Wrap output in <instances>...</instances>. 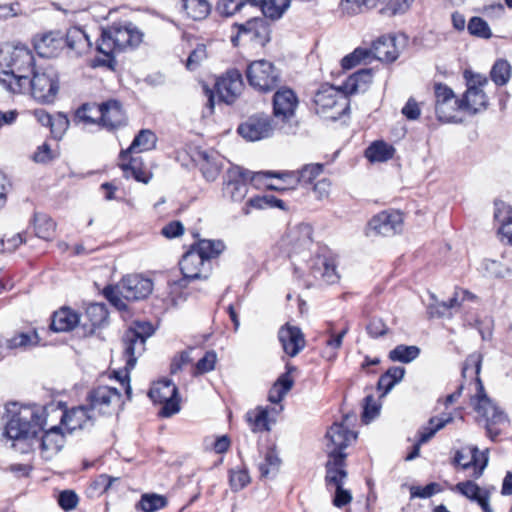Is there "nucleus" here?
Here are the masks:
<instances>
[{
  "instance_id": "obj_1",
  "label": "nucleus",
  "mask_w": 512,
  "mask_h": 512,
  "mask_svg": "<svg viewBox=\"0 0 512 512\" xmlns=\"http://www.w3.org/2000/svg\"><path fill=\"white\" fill-rule=\"evenodd\" d=\"M11 418L5 426V435L11 440L27 441L29 445L39 444L42 452L49 456L58 453L64 445V435L61 428L53 426L43 433L40 439L37 435L43 431L46 424L44 410L39 407H21L13 411L7 407Z\"/></svg>"
},
{
  "instance_id": "obj_2",
  "label": "nucleus",
  "mask_w": 512,
  "mask_h": 512,
  "mask_svg": "<svg viewBox=\"0 0 512 512\" xmlns=\"http://www.w3.org/2000/svg\"><path fill=\"white\" fill-rule=\"evenodd\" d=\"M481 362L482 356L480 354H470L464 362L462 375L466 377L469 369L473 370L476 376V392L470 398V404L480 417V421L484 422L487 436L492 441H497L498 436L502 432L501 426H504L508 422V419L505 413L497 407L485 391L484 385L479 377Z\"/></svg>"
},
{
  "instance_id": "obj_3",
  "label": "nucleus",
  "mask_w": 512,
  "mask_h": 512,
  "mask_svg": "<svg viewBox=\"0 0 512 512\" xmlns=\"http://www.w3.org/2000/svg\"><path fill=\"white\" fill-rule=\"evenodd\" d=\"M154 328L150 322H134L123 334V355L126 360L124 371H115V378L125 388L127 398H131L132 388L130 386L129 372L135 367L137 359L145 351L146 340L152 336Z\"/></svg>"
},
{
  "instance_id": "obj_4",
  "label": "nucleus",
  "mask_w": 512,
  "mask_h": 512,
  "mask_svg": "<svg viewBox=\"0 0 512 512\" xmlns=\"http://www.w3.org/2000/svg\"><path fill=\"white\" fill-rule=\"evenodd\" d=\"M34 56L31 50L25 46H14L7 55L2 58L9 68L0 72V83L12 93H23L28 87V78L33 74Z\"/></svg>"
},
{
  "instance_id": "obj_5",
  "label": "nucleus",
  "mask_w": 512,
  "mask_h": 512,
  "mask_svg": "<svg viewBox=\"0 0 512 512\" xmlns=\"http://www.w3.org/2000/svg\"><path fill=\"white\" fill-rule=\"evenodd\" d=\"M143 39V33L132 22L114 23L103 29L97 42V50L109 58L115 54L137 47Z\"/></svg>"
},
{
  "instance_id": "obj_6",
  "label": "nucleus",
  "mask_w": 512,
  "mask_h": 512,
  "mask_svg": "<svg viewBox=\"0 0 512 512\" xmlns=\"http://www.w3.org/2000/svg\"><path fill=\"white\" fill-rule=\"evenodd\" d=\"M153 283L150 279L138 274L127 275L122 278L116 287L104 289V295L119 310H126L127 301H138L145 299L152 292Z\"/></svg>"
},
{
  "instance_id": "obj_7",
  "label": "nucleus",
  "mask_w": 512,
  "mask_h": 512,
  "mask_svg": "<svg viewBox=\"0 0 512 512\" xmlns=\"http://www.w3.org/2000/svg\"><path fill=\"white\" fill-rule=\"evenodd\" d=\"M313 102L315 111L325 119L336 121L348 114L350 101L347 94L331 85H322L315 93Z\"/></svg>"
},
{
  "instance_id": "obj_8",
  "label": "nucleus",
  "mask_w": 512,
  "mask_h": 512,
  "mask_svg": "<svg viewBox=\"0 0 512 512\" xmlns=\"http://www.w3.org/2000/svg\"><path fill=\"white\" fill-rule=\"evenodd\" d=\"M248 83L260 92H270L280 83V71L268 60L251 62L246 69Z\"/></svg>"
},
{
  "instance_id": "obj_9",
  "label": "nucleus",
  "mask_w": 512,
  "mask_h": 512,
  "mask_svg": "<svg viewBox=\"0 0 512 512\" xmlns=\"http://www.w3.org/2000/svg\"><path fill=\"white\" fill-rule=\"evenodd\" d=\"M32 97L40 103H52L59 91L57 72L49 67L43 71H35L32 78H28V87Z\"/></svg>"
},
{
  "instance_id": "obj_10",
  "label": "nucleus",
  "mask_w": 512,
  "mask_h": 512,
  "mask_svg": "<svg viewBox=\"0 0 512 512\" xmlns=\"http://www.w3.org/2000/svg\"><path fill=\"white\" fill-rule=\"evenodd\" d=\"M122 396L118 389L109 386H98L87 395V405L96 415H112L122 405Z\"/></svg>"
},
{
  "instance_id": "obj_11",
  "label": "nucleus",
  "mask_w": 512,
  "mask_h": 512,
  "mask_svg": "<svg viewBox=\"0 0 512 512\" xmlns=\"http://www.w3.org/2000/svg\"><path fill=\"white\" fill-rule=\"evenodd\" d=\"M256 173H252L240 166L229 168L224 176L222 195L232 202H241L247 192V180L253 181L257 178Z\"/></svg>"
},
{
  "instance_id": "obj_12",
  "label": "nucleus",
  "mask_w": 512,
  "mask_h": 512,
  "mask_svg": "<svg viewBox=\"0 0 512 512\" xmlns=\"http://www.w3.org/2000/svg\"><path fill=\"white\" fill-rule=\"evenodd\" d=\"M149 397L153 402L162 404L159 411L161 417H171L180 410L178 389L170 380L156 382L149 391Z\"/></svg>"
},
{
  "instance_id": "obj_13",
  "label": "nucleus",
  "mask_w": 512,
  "mask_h": 512,
  "mask_svg": "<svg viewBox=\"0 0 512 512\" xmlns=\"http://www.w3.org/2000/svg\"><path fill=\"white\" fill-rule=\"evenodd\" d=\"M435 113L439 121L454 122L457 112L463 110L461 99L456 98L453 90L446 84L437 83L434 86Z\"/></svg>"
},
{
  "instance_id": "obj_14",
  "label": "nucleus",
  "mask_w": 512,
  "mask_h": 512,
  "mask_svg": "<svg viewBox=\"0 0 512 512\" xmlns=\"http://www.w3.org/2000/svg\"><path fill=\"white\" fill-rule=\"evenodd\" d=\"M356 439V434L350 431L342 422L333 423L325 435V447L328 457L343 456V452L352 440Z\"/></svg>"
},
{
  "instance_id": "obj_15",
  "label": "nucleus",
  "mask_w": 512,
  "mask_h": 512,
  "mask_svg": "<svg viewBox=\"0 0 512 512\" xmlns=\"http://www.w3.org/2000/svg\"><path fill=\"white\" fill-rule=\"evenodd\" d=\"M237 34L231 37L234 46H238L243 37L248 41L264 45L269 40V28L266 22L259 17L249 19L243 24H235Z\"/></svg>"
},
{
  "instance_id": "obj_16",
  "label": "nucleus",
  "mask_w": 512,
  "mask_h": 512,
  "mask_svg": "<svg viewBox=\"0 0 512 512\" xmlns=\"http://www.w3.org/2000/svg\"><path fill=\"white\" fill-rule=\"evenodd\" d=\"M179 265L184 278L190 280L206 279L211 271V263L205 262L193 246L183 255Z\"/></svg>"
},
{
  "instance_id": "obj_17",
  "label": "nucleus",
  "mask_w": 512,
  "mask_h": 512,
  "mask_svg": "<svg viewBox=\"0 0 512 512\" xmlns=\"http://www.w3.org/2000/svg\"><path fill=\"white\" fill-rule=\"evenodd\" d=\"M274 127L269 116H252L238 127V133L248 141H259L270 137Z\"/></svg>"
},
{
  "instance_id": "obj_18",
  "label": "nucleus",
  "mask_w": 512,
  "mask_h": 512,
  "mask_svg": "<svg viewBox=\"0 0 512 512\" xmlns=\"http://www.w3.org/2000/svg\"><path fill=\"white\" fill-rule=\"evenodd\" d=\"M298 104L296 93L290 88L283 87L273 96V114L278 119L289 121L294 117Z\"/></svg>"
},
{
  "instance_id": "obj_19",
  "label": "nucleus",
  "mask_w": 512,
  "mask_h": 512,
  "mask_svg": "<svg viewBox=\"0 0 512 512\" xmlns=\"http://www.w3.org/2000/svg\"><path fill=\"white\" fill-rule=\"evenodd\" d=\"M403 216L398 211H383L369 221V227L376 234L393 236L402 230Z\"/></svg>"
},
{
  "instance_id": "obj_20",
  "label": "nucleus",
  "mask_w": 512,
  "mask_h": 512,
  "mask_svg": "<svg viewBox=\"0 0 512 512\" xmlns=\"http://www.w3.org/2000/svg\"><path fill=\"white\" fill-rule=\"evenodd\" d=\"M100 125L108 130H115L127 123L126 112L120 101L110 99L101 103Z\"/></svg>"
},
{
  "instance_id": "obj_21",
  "label": "nucleus",
  "mask_w": 512,
  "mask_h": 512,
  "mask_svg": "<svg viewBox=\"0 0 512 512\" xmlns=\"http://www.w3.org/2000/svg\"><path fill=\"white\" fill-rule=\"evenodd\" d=\"M94 419L95 415L90 411L88 405L78 406L63 413L61 424L71 433L77 429L93 426Z\"/></svg>"
},
{
  "instance_id": "obj_22",
  "label": "nucleus",
  "mask_w": 512,
  "mask_h": 512,
  "mask_svg": "<svg viewBox=\"0 0 512 512\" xmlns=\"http://www.w3.org/2000/svg\"><path fill=\"white\" fill-rule=\"evenodd\" d=\"M278 339L283 351L290 357L298 355L305 347V339L300 328L286 324L278 331Z\"/></svg>"
},
{
  "instance_id": "obj_23",
  "label": "nucleus",
  "mask_w": 512,
  "mask_h": 512,
  "mask_svg": "<svg viewBox=\"0 0 512 512\" xmlns=\"http://www.w3.org/2000/svg\"><path fill=\"white\" fill-rule=\"evenodd\" d=\"M285 242L290 247L292 254L303 252L312 244V227L305 223L290 227L286 233Z\"/></svg>"
},
{
  "instance_id": "obj_24",
  "label": "nucleus",
  "mask_w": 512,
  "mask_h": 512,
  "mask_svg": "<svg viewBox=\"0 0 512 512\" xmlns=\"http://www.w3.org/2000/svg\"><path fill=\"white\" fill-rule=\"evenodd\" d=\"M243 86L241 74L238 71H230L225 77L216 82V90L222 101L227 104L234 102L240 94Z\"/></svg>"
},
{
  "instance_id": "obj_25",
  "label": "nucleus",
  "mask_w": 512,
  "mask_h": 512,
  "mask_svg": "<svg viewBox=\"0 0 512 512\" xmlns=\"http://www.w3.org/2000/svg\"><path fill=\"white\" fill-rule=\"evenodd\" d=\"M394 36H381L373 42L370 55L382 62L391 63L399 57V51L395 44Z\"/></svg>"
},
{
  "instance_id": "obj_26",
  "label": "nucleus",
  "mask_w": 512,
  "mask_h": 512,
  "mask_svg": "<svg viewBox=\"0 0 512 512\" xmlns=\"http://www.w3.org/2000/svg\"><path fill=\"white\" fill-rule=\"evenodd\" d=\"M199 167L203 177L210 182L215 181L222 168L223 158L215 151H201L198 153Z\"/></svg>"
},
{
  "instance_id": "obj_27",
  "label": "nucleus",
  "mask_w": 512,
  "mask_h": 512,
  "mask_svg": "<svg viewBox=\"0 0 512 512\" xmlns=\"http://www.w3.org/2000/svg\"><path fill=\"white\" fill-rule=\"evenodd\" d=\"M80 315L69 307L55 311L51 318L50 328L54 332H69L80 323Z\"/></svg>"
},
{
  "instance_id": "obj_28",
  "label": "nucleus",
  "mask_w": 512,
  "mask_h": 512,
  "mask_svg": "<svg viewBox=\"0 0 512 512\" xmlns=\"http://www.w3.org/2000/svg\"><path fill=\"white\" fill-rule=\"evenodd\" d=\"M373 78L372 69H361L350 75L342 84L343 91L348 95L364 93L369 88Z\"/></svg>"
},
{
  "instance_id": "obj_29",
  "label": "nucleus",
  "mask_w": 512,
  "mask_h": 512,
  "mask_svg": "<svg viewBox=\"0 0 512 512\" xmlns=\"http://www.w3.org/2000/svg\"><path fill=\"white\" fill-rule=\"evenodd\" d=\"M286 369V372L279 376L269 391L268 400L271 403H280L294 385V379L291 373L296 371L297 368L292 365H287Z\"/></svg>"
},
{
  "instance_id": "obj_30",
  "label": "nucleus",
  "mask_w": 512,
  "mask_h": 512,
  "mask_svg": "<svg viewBox=\"0 0 512 512\" xmlns=\"http://www.w3.org/2000/svg\"><path fill=\"white\" fill-rule=\"evenodd\" d=\"M157 137L149 129H143L133 139L131 145L120 152V158L125 159L131 153H141L155 148Z\"/></svg>"
},
{
  "instance_id": "obj_31",
  "label": "nucleus",
  "mask_w": 512,
  "mask_h": 512,
  "mask_svg": "<svg viewBox=\"0 0 512 512\" xmlns=\"http://www.w3.org/2000/svg\"><path fill=\"white\" fill-rule=\"evenodd\" d=\"M475 296L467 290L457 289L454 295L448 301H443L429 306L431 316L444 317L450 315V309L459 307L461 302L468 299L472 300Z\"/></svg>"
},
{
  "instance_id": "obj_32",
  "label": "nucleus",
  "mask_w": 512,
  "mask_h": 512,
  "mask_svg": "<svg viewBox=\"0 0 512 512\" xmlns=\"http://www.w3.org/2000/svg\"><path fill=\"white\" fill-rule=\"evenodd\" d=\"M471 454V460L464 463L463 460L465 459V456L462 451L458 450L455 453L453 462L456 465H460L463 470H467L473 467V477L479 478L483 474V471L488 464V456L485 454L479 455V450L477 447L471 448Z\"/></svg>"
},
{
  "instance_id": "obj_33",
  "label": "nucleus",
  "mask_w": 512,
  "mask_h": 512,
  "mask_svg": "<svg viewBox=\"0 0 512 512\" xmlns=\"http://www.w3.org/2000/svg\"><path fill=\"white\" fill-rule=\"evenodd\" d=\"M455 489L468 499L476 501L481 506L483 512H493L487 493L483 492L473 481L460 482L455 486Z\"/></svg>"
},
{
  "instance_id": "obj_34",
  "label": "nucleus",
  "mask_w": 512,
  "mask_h": 512,
  "mask_svg": "<svg viewBox=\"0 0 512 512\" xmlns=\"http://www.w3.org/2000/svg\"><path fill=\"white\" fill-rule=\"evenodd\" d=\"M313 274L315 277L319 274L328 284H335L340 278L336 270L335 260L326 256H317L315 258Z\"/></svg>"
},
{
  "instance_id": "obj_35",
  "label": "nucleus",
  "mask_w": 512,
  "mask_h": 512,
  "mask_svg": "<svg viewBox=\"0 0 512 512\" xmlns=\"http://www.w3.org/2000/svg\"><path fill=\"white\" fill-rule=\"evenodd\" d=\"M256 176L273 177L282 181L281 185H268L271 190L284 191L295 189L301 182L299 171H283V172H257Z\"/></svg>"
},
{
  "instance_id": "obj_36",
  "label": "nucleus",
  "mask_w": 512,
  "mask_h": 512,
  "mask_svg": "<svg viewBox=\"0 0 512 512\" xmlns=\"http://www.w3.org/2000/svg\"><path fill=\"white\" fill-rule=\"evenodd\" d=\"M345 457H329L326 463V476L325 480L327 485H343L344 479L347 477V472L344 469Z\"/></svg>"
},
{
  "instance_id": "obj_37",
  "label": "nucleus",
  "mask_w": 512,
  "mask_h": 512,
  "mask_svg": "<svg viewBox=\"0 0 512 512\" xmlns=\"http://www.w3.org/2000/svg\"><path fill=\"white\" fill-rule=\"evenodd\" d=\"M461 104L463 105V111L476 114L487 108L488 98L483 90H466L461 98Z\"/></svg>"
},
{
  "instance_id": "obj_38",
  "label": "nucleus",
  "mask_w": 512,
  "mask_h": 512,
  "mask_svg": "<svg viewBox=\"0 0 512 512\" xmlns=\"http://www.w3.org/2000/svg\"><path fill=\"white\" fill-rule=\"evenodd\" d=\"M205 262L217 258L226 248L222 240L201 239L192 245Z\"/></svg>"
},
{
  "instance_id": "obj_39",
  "label": "nucleus",
  "mask_w": 512,
  "mask_h": 512,
  "mask_svg": "<svg viewBox=\"0 0 512 512\" xmlns=\"http://www.w3.org/2000/svg\"><path fill=\"white\" fill-rule=\"evenodd\" d=\"M66 44L69 49L77 54H82L91 47L89 36L79 27H71L66 33Z\"/></svg>"
},
{
  "instance_id": "obj_40",
  "label": "nucleus",
  "mask_w": 512,
  "mask_h": 512,
  "mask_svg": "<svg viewBox=\"0 0 512 512\" xmlns=\"http://www.w3.org/2000/svg\"><path fill=\"white\" fill-rule=\"evenodd\" d=\"M186 15L195 20L205 19L211 12V5L207 0H177Z\"/></svg>"
},
{
  "instance_id": "obj_41",
  "label": "nucleus",
  "mask_w": 512,
  "mask_h": 512,
  "mask_svg": "<svg viewBox=\"0 0 512 512\" xmlns=\"http://www.w3.org/2000/svg\"><path fill=\"white\" fill-rule=\"evenodd\" d=\"M62 45V38L57 33H47L35 42V49L42 57H52Z\"/></svg>"
},
{
  "instance_id": "obj_42",
  "label": "nucleus",
  "mask_w": 512,
  "mask_h": 512,
  "mask_svg": "<svg viewBox=\"0 0 512 512\" xmlns=\"http://www.w3.org/2000/svg\"><path fill=\"white\" fill-rule=\"evenodd\" d=\"M394 148L383 142L372 143L365 151V156L370 162H384L393 157Z\"/></svg>"
},
{
  "instance_id": "obj_43",
  "label": "nucleus",
  "mask_w": 512,
  "mask_h": 512,
  "mask_svg": "<svg viewBox=\"0 0 512 512\" xmlns=\"http://www.w3.org/2000/svg\"><path fill=\"white\" fill-rule=\"evenodd\" d=\"M245 419L254 433L270 430L267 409L257 407L249 410L245 414Z\"/></svg>"
},
{
  "instance_id": "obj_44",
  "label": "nucleus",
  "mask_w": 512,
  "mask_h": 512,
  "mask_svg": "<svg viewBox=\"0 0 512 512\" xmlns=\"http://www.w3.org/2000/svg\"><path fill=\"white\" fill-rule=\"evenodd\" d=\"M84 317L90 323V331L93 332L107 321L108 311L104 304L93 303L86 308Z\"/></svg>"
},
{
  "instance_id": "obj_45",
  "label": "nucleus",
  "mask_w": 512,
  "mask_h": 512,
  "mask_svg": "<svg viewBox=\"0 0 512 512\" xmlns=\"http://www.w3.org/2000/svg\"><path fill=\"white\" fill-rule=\"evenodd\" d=\"M101 111V103H86L76 111L75 118L85 124L100 125Z\"/></svg>"
},
{
  "instance_id": "obj_46",
  "label": "nucleus",
  "mask_w": 512,
  "mask_h": 512,
  "mask_svg": "<svg viewBox=\"0 0 512 512\" xmlns=\"http://www.w3.org/2000/svg\"><path fill=\"white\" fill-rule=\"evenodd\" d=\"M453 418L450 415H443L441 417H433L429 420V427H424L419 431V444H424L428 442L437 431L445 427L448 423H450Z\"/></svg>"
},
{
  "instance_id": "obj_47",
  "label": "nucleus",
  "mask_w": 512,
  "mask_h": 512,
  "mask_svg": "<svg viewBox=\"0 0 512 512\" xmlns=\"http://www.w3.org/2000/svg\"><path fill=\"white\" fill-rule=\"evenodd\" d=\"M495 219L500 223L499 234L501 240H506L508 244L512 245V216L502 217V210L508 212L509 207L501 203V207L496 204Z\"/></svg>"
},
{
  "instance_id": "obj_48",
  "label": "nucleus",
  "mask_w": 512,
  "mask_h": 512,
  "mask_svg": "<svg viewBox=\"0 0 512 512\" xmlns=\"http://www.w3.org/2000/svg\"><path fill=\"white\" fill-rule=\"evenodd\" d=\"M420 354L417 346L398 345L389 352V359L394 362L410 363Z\"/></svg>"
},
{
  "instance_id": "obj_49",
  "label": "nucleus",
  "mask_w": 512,
  "mask_h": 512,
  "mask_svg": "<svg viewBox=\"0 0 512 512\" xmlns=\"http://www.w3.org/2000/svg\"><path fill=\"white\" fill-rule=\"evenodd\" d=\"M34 228L37 237L48 240L51 239L55 232V223L53 220L44 214H35Z\"/></svg>"
},
{
  "instance_id": "obj_50",
  "label": "nucleus",
  "mask_w": 512,
  "mask_h": 512,
  "mask_svg": "<svg viewBox=\"0 0 512 512\" xmlns=\"http://www.w3.org/2000/svg\"><path fill=\"white\" fill-rule=\"evenodd\" d=\"M280 459L273 449L267 450L263 461L258 464L261 477L275 475L280 466Z\"/></svg>"
},
{
  "instance_id": "obj_51",
  "label": "nucleus",
  "mask_w": 512,
  "mask_h": 512,
  "mask_svg": "<svg viewBox=\"0 0 512 512\" xmlns=\"http://www.w3.org/2000/svg\"><path fill=\"white\" fill-rule=\"evenodd\" d=\"M510 76L511 66L508 61L503 59L497 60L490 72L492 81L498 86H503L509 81Z\"/></svg>"
},
{
  "instance_id": "obj_52",
  "label": "nucleus",
  "mask_w": 512,
  "mask_h": 512,
  "mask_svg": "<svg viewBox=\"0 0 512 512\" xmlns=\"http://www.w3.org/2000/svg\"><path fill=\"white\" fill-rule=\"evenodd\" d=\"M289 5L290 0H266V2L262 4L261 11L266 17L278 19Z\"/></svg>"
},
{
  "instance_id": "obj_53",
  "label": "nucleus",
  "mask_w": 512,
  "mask_h": 512,
  "mask_svg": "<svg viewBox=\"0 0 512 512\" xmlns=\"http://www.w3.org/2000/svg\"><path fill=\"white\" fill-rule=\"evenodd\" d=\"M467 29L471 35L478 38L490 39L492 37L488 23L481 17H472L468 22Z\"/></svg>"
},
{
  "instance_id": "obj_54",
  "label": "nucleus",
  "mask_w": 512,
  "mask_h": 512,
  "mask_svg": "<svg viewBox=\"0 0 512 512\" xmlns=\"http://www.w3.org/2000/svg\"><path fill=\"white\" fill-rule=\"evenodd\" d=\"M120 167L123 170L124 176L126 178L131 177L137 180L138 182H148L146 173L140 166V163L137 158L131 157L128 163H122Z\"/></svg>"
},
{
  "instance_id": "obj_55",
  "label": "nucleus",
  "mask_w": 512,
  "mask_h": 512,
  "mask_svg": "<svg viewBox=\"0 0 512 512\" xmlns=\"http://www.w3.org/2000/svg\"><path fill=\"white\" fill-rule=\"evenodd\" d=\"M167 504L166 498L157 494H145L139 501V507L144 512H155L164 508Z\"/></svg>"
},
{
  "instance_id": "obj_56",
  "label": "nucleus",
  "mask_w": 512,
  "mask_h": 512,
  "mask_svg": "<svg viewBox=\"0 0 512 512\" xmlns=\"http://www.w3.org/2000/svg\"><path fill=\"white\" fill-rule=\"evenodd\" d=\"M216 361L217 355L215 351H207L204 356L198 360L195 367L193 368V376L202 375L214 370Z\"/></svg>"
},
{
  "instance_id": "obj_57",
  "label": "nucleus",
  "mask_w": 512,
  "mask_h": 512,
  "mask_svg": "<svg viewBox=\"0 0 512 512\" xmlns=\"http://www.w3.org/2000/svg\"><path fill=\"white\" fill-rule=\"evenodd\" d=\"M413 0H390L384 8L381 9V13L386 16H395L404 14L407 12Z\"/></svg>"
},
{
  "instance_id": "obj_58",
  "label": "nucleus",
  "mask_w": 512,
  "mask_h": 512,
  "mask_svg": "<svg viewBox=\"0 0 512 512\" xmlns=\"http://www.w3.org/2000/svg\"><path fill=\"white\" fill-rule=\"evenodd\" d=\"M370 57V52L367 49L356 48L352 53L346 55L341 60L343 69H351Z\"/></svg>"
},
{
  "instance_id": "obj_59",
  "label": "nucleus",
  "mask_w": 512,
  "mask_h": 512,
  "mask_svg": "<svg viewBox=\"0 0 512 512\" xmlns=\"http://www.w3.org/2000/svg\"><path fill=\"white\" fill-rule=\"evenodd\" d=\"M299 171L301 185L311 184L323 172V165L319 163L306 164Z\"/></svg>"
},
{
  "instance_id": "obj_60",
  "label": "nucleus",
  "mask_w": 512,
  "mask_h": 512,
  "mask_svg": "<svg viewBox=\"0 0 512 512\" xmlns=\"http://www.w3.org/2000/svg\"><path fill=\"white\" fill-rule=\"evenodd\" d=\"M246 4H248V0H219L217 10L222 15L232 16L241 11Z\"/></svg>"
},
{
  "instance_id": "obj_61",
  "label": "nucleus",
  "mask_w": 512,
  "mask_h": 512,
  "mask_svg": "<svg viewBox=\"0 0 512 512\" xmlns=\"http://www.w3.org/2000/svg\"><path fill=\"white\" fill-rule=\"evenodd\" d=\"M49 127L53 137L55 139H61L69 127V120L66 115L58 113L52 118Z\"/></svg>"
},
{
  "instance_id": "obj_62",
  "label": "nucleus",
  "mask_w": 512,
  "mask_h": 512,
  "mask_svg": "<svg viewBox=\"0 0 512 512\" xmlns=\"http://www.w3.org/2000/svg\"><path fill=\"white\" fill-rule=\"evenodd\" d=\"M348 326H345L339 333L335 334L333 331H329V338L326 340V347L330 349L332 353L329 355V359L336 357V351L341 347L343 338L348 333Z\"/></svg>"
},
{
  "instance_id": "obj_63",
  "label": "nucleus",
  "mask_w": 512,
  "mask_h": 512,
  "mask_svg": "<svg viewBox=\"0 0 512 512\" xmlns=\"http://www.w3.org/2000/svg\"><path fill=\"white\" fill-rule=\"evenodd\" d=\"M78 502L79 497L73 490H64L58 496V504L65 511L74 510Z\"/></svg>"
},
{
  "instance_id": "obj_64",
  "label": "nucleus",
  "mask_w": 512,
  "mask_h": 512,
  "mask_svg": "<svg viewBox=\"0 0 512 512\" xmlns=\"http://www.w3.org/2000/svg\"><path fill=\"white\" fill-rule=\"evenodd\" d=\"M229 481L231 488L238 491L250 482V477L246 470L231 471Z\"/></svg>"
}]
</instances>
